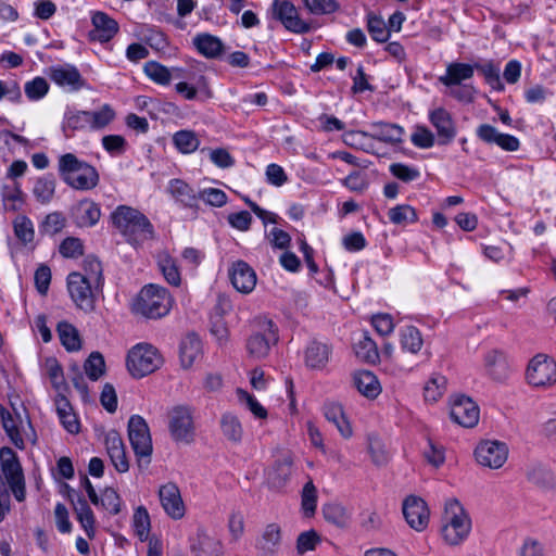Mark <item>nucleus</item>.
Segmentation results:
<instances>
[{
	"label": "nucleus",
	"instance_id": "f257e3e1",
	"mask_svg": "<svg viewBox=\"0 0 556 556\" xmlns=\"http://www.w3.org/2000/svg\"><path fill=\"white\" fill-rule=\"evenodd\" d=\"M113 226L130 244L154 238V227L149 218L137 208L118 205L111 214Z\"/></svg>",
	"mask_w": 556,
	"mask_h": 556
},
{
	"label": "nucleus",
	"instance_id": "f03ea898",
	"mask_svg": "<svg viewBox=\"0 0 556 556\" xmlns=\"http://www.w3.org/2000/svg\"><path fill=\"white\" fill-rule=\"evenodd\" d=\"M59 173L63 181L76 190H91L99 184L98 170L73 153H65L59 159Z\"/></svg>",
	"mask_w": 556,
	"mask_h": 556
},
{
	"label": "nucleus",
	"instance_id": "7ed1b4c3",
	"mask_svg": "<svg viewBox=\"0 0 556 556\" xmlns=\"http://www.w3.org/2000/svg\"><path fill=\"white\" fill-rule=\"evenodd\" d=\"M278 340L276 324L265 316H260L253 320V329L247 339L245 349L250 357L264 359L269 355L271 348L278 343Z\"/></svg>",
	"mask_w": 556,
	"mask_h": 556
},
{
	"label": "nucleus",
	"instance_id": "20e7f679",
	"mask_svg": "<svg viewBox=\"0 0 556 556\" xmlns=\"http://www.w3.org/2000/svg\"><path fill=\"white\" fill-rule=\"evenodd\" d=\"M172 296L168 290L159 285H148L141 289L132 311L147 318H161L168 314L172 307Z\"/></svg>",
	"mask_w": 556,
	"mask_h": 556
},
{
	"label": "nucleus",
	"instance_id": "39448f33",
	"mask_svg": "<svg viewBox=\"0 0 556 556\" xmlns=\"http://www.w3.org/2000/svg\"><path fill=\"white\" fill-rule=\"evenodd\" d=\"M128 438L137 457L138 467L147 468L151 463L153 446L149 426L141 416L132 415L129 418Z\"/></svg>",
	"mask_w": 556,
	"mask_h": 556
},
{
	"label": "nucleus",
	"instance_id": "423d86ee",
	"mask_svg": "<svg viewBox=\"0 0 556 556\" xmlns=\"http://www.w3.org/2000/svg\"><path fill=\"white\" fill-rule=\"evenodd\" d=\"M445 521L442 528L444 540L451 545L459 544L469 533L471 522L457 500L445 504Z\"/></svg>",
	"mask_w": 556,
	"mask_h": 556
},
{
	"label": "nucleus",
	"instance_id": "0eeeda50",
	"mask_svg": "<svg viewBox=\"0 0 556 556\" xmlns=\"http://www.w3.org/2000/svg\"><path fill=\"white\" fill-rule=\"evenodd\" d=\"M157 350L148 343H139L127 355V368L135 378H142L162 365Z\"/></svg>",
	"mask_w": 556,
	"mask_h": 556
},
{
	"label": "nucleus",
	"instance_id": "6e6552de",
	"mask_svg": "<svg viewBox=\"0 0 556 556\" xmlns=\"http://www.w3.org/2000/svg\"><path fill=\"white\" fill-rule=\"evenodd\" d=\"M267 15L294 34L303 35L312 29L311 24L300 17L296 7L290 0H273Z\"/></svg>",
	"mask_w": 556,
	"mask_h": 556
},
{
	"label": "nucleus",
	"instance_id": "1a4fd4ad",
	"mask_svg": "<svg viewBox=\"0 0 556 556\" xmlns=\"http://www.w3.org/2000/svg\"><path fill=\"white\" fill-rule=\"evenodd\" d=\"M1 471L16 501L25 500V479L16 453L8 446L0 448Z\"/></svg>",
	"mask_w": 556,
	"mask_h": 556
},
{
	"label": "nucleus",
	"instance_id": "9d476101",
	"mask_svg": "<svg viewBox=\"0 0 556 556\" xmlns=\"http://www.w3.org/2000/svg\"><path fill=\"white\" fill-rule=\"evenodd\" d=\"M67 290L75 306L86 314L96 309V292L90 278L73 271L67 276Z\"/></svg>",
	"mask_w": 556,
	"mask_h": 556
},
{
	"label": "nucleus",
	"instance_id": "9b49d317",
	"mask_svg": "<svg viewBox=\"0 0 556 556\" xmlns=\"http://www.w3.org/2000/svg\"><path fill=\"white\" fill-rule=\"evenodd\" d=\"M527 381L535 388H548L556 383V361L548 355L538 354L528 365Z\"/></svg>",
	"mask_w": 556,
	"mask_h": 556
},
{
	"label": "nucleus",
	"instance_id": "f8f14e48",
	"mask_svg": "<svg viewBox=\"0 0 556 556\" xmlns=\"http://www.w3.org/2000/svg\"><path fill=\"white\" fill-rule=\"evenodd\" d=\"M169 432L177 442L191 443L194 439L192 409L186 405H177L169 412Z\"/></svg>",
	"mask_w": 556,
	"mask_h": 556
},
{
	"label": "nucleus",
	"instance_id": "ddd939ff",
	"mask_svg": "<svg viewBox=\"0 0 556 556\" xmlns=\"http://www.w3.org/2000/svg\"><path fill=\"white\" fill-rule=\"evenodd\" d=\"M475 456L480 465L497 469L507 460L508 448L503 442L485 441L476 447Z\"/></svg>",
	"mask_w": 556,
	"mask_h": 556
},
{
	"label": "nucleus",
	"instance_id": "4468645a",
	"mask_svg": "<svg viewBox=\"0 0 556 556\" xmlns=\"http://www.w3.org/2000/svg\"><path fill=\"white\" fill-rule=\"evenodd\" d=\"M429 122L437 131L440 146L450 144L457 136L456 123L452 114L444 108H437L429 112Z\"/></svg>",
	"mask_w": 556,
	"mask_h": 556
},
{
	"label": "nucleus",
	"instance_id": "2eb2a0df",
	"mask_svg": "<svg viewBox=\"0 0 556 556\" xmlns=\"http://www.w3.org/2000/svg\"><path fill=\"white\" fill-rule=\"evenodd\" d=\"M451 418L465 428L475 427L480 417L478 405L468 396L458 395L451 403Z\"/></svg>",
	"mask_w": 556,
	"mask_h": 556
},
{
	"label": "nucleus",
	"instance_id": "dca6fc26",
	"mask_svg": "<svg viewBox=\"0 0 556 556\" xmlns=\"http://www.w3.org/2000/svg\"><path fill=\"white\" fill-rule=\"evenodd\" d=\"M403 515L408 526L420 532L429 523V509L427 503L419 496H407L402 506Z\"/></svg>",
	"mask_w": 556,
	"mask_h": 556
},
{
	"label": "nucleus",
	"instance_id": "f3484780",
	"mask_svg": "<svg viewBox=\"0 0 556 556\" xmlns=\"http://www.w3.org/2000/svg\"><path fill=\"white\" fill-rule=\"evenodd\" d=\"M293 455L290 452L280 453L266 470L268 485L273 489L283 488L293 473Z\"/></svg>",
	"mask_w": 556,
	"mask_h": 556
},
{
	"label": "nucleus",
	"instance_id": "a211bd4d",
	"mask_svg": "<svg viewBox=\"0 0 556 556\" xmlns=\"http://www.w3.org/2000/svg\"><path fill=\"white\" fill-rule=\"evenodd\" d=\"M92 29L88 34L90 41L106 43L111 41L119 30L118 23L109 14L96 11L91 15Z\"/></svg>",
	"mask_w": 556,
	"mask_h": 556
},
{
	"label": "nucleus",
	"instance_id": "6ab92c4d",
	"mask_svg": "<svg viewBox=\"0 0 556 556\" xmlns=\"http://www.w3.org/2000/svg\"><path fill=\"white\" fill-rule=\"evenodd\" d=\"M160 503L168 517L174 520L181 519L186 514V507L181 498L179 488L168 482L159 489Z\"/></svg>",
	"mask_w": 556,
	"mask_h": 556
},
{
	"label": "nucleus",
	"instance_id": "aec40b11",
	"mask_svg": "<svg viewBox=\"0 0 556 556\" xmlns=\"http://www.w3.org/2000/svg\"><path fill=\"white\" fill-rule=\"evenodd\" d=\"M50 79L68 91H78L86 86L85 79L74 65H58L49 68Z\"/></svg>",
	"mask_w": 556,
	"mask_h": 556
},
{
	"label": "nucleus",
	"instance_id": "412c9836",
	"mask_svg": "<svg viewBox=\"0 0 556 556\" xmlns=\"http://www.w3.org/2000/svg\"><path fill=\"white\" fill-rule=\"evenodd\" d=\"M476 134L481 141L488 144L494 143L507 152H515L520 147V141L517 137L508 134H502L490 124H481L477 128Z\"/></svg>",
	"mask_w": 556,
	"mask_h": 556
},
{
	"label": "nucleus",
	"instance_id": "4be33fe9",
	"mask_svg": "<svg viewBox=\"0 0 556 556\" xmlns=\"http://www.w3.org/2000/svg\"><path fill=\"white\" fill-rule=\"evenodd\" d=\"M229 278L233 288L244 294L251 293L256 286V274L244 261H236L229 269Z\"/></svg>",
	"mask_w": 556,
	"mask_h": 556
},
{
	"label": "nucleus",
	"instance_id": "5701e85b",
	"mask_svg": "<svg viewBox=\"0 0 556 556\" xmlns=\"http://www.w3.org/2000/svg\"><path fill=\"white\" fill-rule=\"evenodd\" d=\"M105 447L111 463L115 469L123 473L129 470V462L126 456L125 444L116 431H110L105 435Z\"/></svg>",
	"mask_w": 556,
	"mask_h": 556
},
{
	"label": "nucleus",
	"instance_id": "b1692460",
	"mask_svg": "<svg viewBox=\"0 0 556 556\" xmlns=\"http://www.w3.org/2000/svg\"><path fill=\"white\" fill-rule=\"evenodd\" d=\"M190 549L194 556H223L222 542L210 536L203 528H199L190 540Z\"/></svg>",
	"mask_w": 556,
	"mask_h": 556
},
{
	"label": "nucleus",
	"instance_id": "393cba45",
	"mask_svg": "<svg viewBox=\"0 0 556 556\" xmlns=\"http://www.w3.org/2000/svg\"><path fill=\"white\" fill-rule=\"evenodd\" d=\"M72 217L76 226L80 228L93 227L101 217V210L98 203L85 199L79 201L72 208Z\"/></svg>",
	"mask_w": 556,
	"mask_h": 556
},
{
	"label": "nucleus",
	"instance_id": "a878e982",
	"mask_svg": "<svg viewBox=\"0 0 556 556\" xmlns=\"http://www.w3.org/2000/svg\"><path fill=\"white\" fill-rule=\"evenodd\" d=\"M484 367L489 377L495 381H505L510 374L506 354L500 350H491L484 355Z\"/></svg>",
	"mask_w": 556,
	"mask_h": 556
},
{
	"label": "nucleus",
	"instance_id": "bb28decb",
	"mask_svg": "<svg viewBox=\"0 0 556 556\" xmlns=\"http://www.w3.org/2000/svg\"><path fill=\"white\" fill-rule=\"evenodd\" d=\"M332 349L326 342L312 340L305 351V365L312 369H323L329 362Z\"/></svg>",
	"mask_w": 556,
	"mask_h": 556
},
{
	"label": "nucleus",
	"instance_id": "cd10ccee",
	"mask_svg": "<svg viewBox=\"0 0 556 556\" xmlns=\"http://www.w3.org/2000/svg\"><path fill=\"white\" fill-rule=\"evenodd\" d=\"M475 73V65L462 62H452L447 64L445 74L440 76L439 81L445 87L459 86L464 81L471 79Z\"/></svg>",
	"mask_w": 556,
	"mask_h": 556
},
{
	"label": "nucleus",
	"instance_id": "c85d7f7f",
	"mask_svg": "<svg viewBox=\"0 0 556 556\" xmlns=\"http://www.w3.org/2000/svg\"><path fill=\"white\" fill-rule=\"evenodd\" d=\"M193 46L206 59H218L224 52L223 41L208 33L198 34L193 38Z\"/></svg>",
	"mask_w": 556,
	"mask_h": 556
},
{
	"label": "nucleus",
	"instance_id": "c756f323",
	"mask_svg": "<svg viewBox=\"0 0 556 556\" xmlns=\"http://www.w3.org/2000/svg\"><path fill=\"white\" fill-rule=\"evenodd\" d=\"M0 195L4 211L9 212L20 211L25 201V194L18 181L2 184L0 187Z\"/></svg>",
	"mask_w": 556,
	"mask_h": 556
},
{
	"label": "nucleus",
	"instance_id": "7c9ffc66",
	"mask_svg": "<svg viewBox=\"0 0 556 556\" xmlns=\"http://www.w3.org/2000/svg\"><path fill=\"white\" fill-rule=\"evenodd\" d=\"M169 193L185 207L198 208L199 193L181 179H172L168 184Z\"/></svg>",
	"mask_w": 556,
	"mask_h": 556
},
{
	"label": "nucleus",
	"instance_id": "2f4dec72",
	"mask_svg": "<svg viewBox=\"0 0 556 556\" xmlns=\"http://www.w3.org/2000/svg\"><path fill=\"white\" fill-rule=\"evenodd\" d=\"M72 504L74 507V511L76 514L77 520L84 528L87 536L92 539L96 533L94 529V515L90 506L88 505L86 498L83 495H77V498H72Z\"/></svg>",
	"mask_w": 556,
	"mask_h": 556
},
{
	"label": "nucleus",
	"instance_id": "473e14b6",
	"mask_svg": "<svg viewBox=\"0 0 556 556\" xmlns=\"http://www.w3.org/2000/svg\"><path fill=\"white\" fill-rule=\"evenodd\" d=\"M202 353V343L195 333L187 334L180 342L179 357L184 368H189Z\"/></svg>",
	"mask_w": 556,
	"mask_h": 556
},
{
	"label": "nucleus",
	"instance_id": "72a5a7b5",
	"mask_svg": "<svg viewBox=\"0 0 556 556\" xmlns=\"http://www.w3.org/2000/svg\"><path fill=\"white\" fill-rule=\"evenodd\" d=\"M324 415L329 422L337 427L343 438H350L352 435L351 425L345 418L341 404L336 402L325 403Z\"/></svg>",
	"mask_w": 556,
	"mask_h": 556
},
{
	"label": "nucleus",
	"instance_id": "f704fd0d",
	"mask_svg": "<svg viewBox=\"0 0 556 556\" xmlns=\"http://www.w3.org/2000/svg\"><path fill=\"white\" fill-rule=\"evenodd\" d=\"M353 383L361 394L368 399H376L381 387L377 377L368 370H361L353 375Z\"/></svg>",
	"mask_w": 556,
	"mask_h": 556
},
{
	"label": "nucleus",
	"instance_id": "c9c22d12",
	"mask_svg": "<svg viewBox=\"0 0 556 556\" xmlns=\"http://www.w3.org/2000/svg\"><path fill=\"white\" fill-rule=\"evenodd\" d=\"M281 542V530L277 523H269L264 529L262 536L256 541V548L263 555H273L277 552Z\"/></svg>",
	"mask_w": 556,
	"mask_h": 556
},
{
	"label": "nucleus",
	"instance_id": "e433bc0d",
	"mask_svg": "<svg viewBox=\"0 0 556 556\" xmlns=\"http://www.w3.org/2000/svg\"><path fill=\"white\" fill-rule=\"evenodd\" d=\"M219 426L223 435L232 444H240L243 439V427L239 418L226 412L220 416Z\"/></svg>",
	"mask_w": 556,
	"mask_h": 556
},
{
	"label": "nucleus",
	"instance_id": "4c0bfd02",
	"mask_svg": "<svg viewBox=\"0 0 556 556\" xmlns=\"http://www.w3.org/2000/svg\"><path fill=\"white\" fill-rule=\"evenodd\" d=\"M62 129L67 138L75 131L89 130L87 111L68 109L64 114Z\"/></svg>",
	"mask_w": 556,
	"mask_h": 556
},
{
	"label": "nucleus",
	"instance_id": "58836bf2",
	"mask_svg": "<svg viewBox=\"0 0 556 556\" xmlns=\"http://www.w3.org/2000/svg\"><path fill=\"white\" fill-rule=\"evenodd\" d=\"M372 134L370 135L374 139H377L387 143H400L402 142V136L404 130L401 126L390 123H375L371 124Z\"/></svg>",
	"mask_w": 556,
	"mask_h": 556
},
{
	"label": "nucleus",
	"instance_id": "ea45409f",
	"mask_svg": "<svg viewBox=\"0 0 556 556\" xmlns=\"http://www.w3.org/2000/svg\"><path fill=\"white\" fill-rule=\"evenodd\" d=\"M89 130L98 131L109 126L116 117L114 109L105 103L98 110L87 111Z\"/></svg>",
	"mask_w": 556,
	"mask_h": 556
},
{
	"label": "nucleus",
	"instance_id": "a19ab883",
	"mask_svg": "<svg viewBox=\"0 0 556 556\" xmlns=\"http://www.w3.org/2000/svg\"><path fill=\"white\" fill-rule=\"evenodd\" d=\"M527 479L529 482L544 490L554 489L556 485L553 472L542 464L532 465L527 471Z\"/></svg>",
	"mask_w": 556,
	"mask_h": 556
},
{
	"label": "nucleus",
	"instance_id": "79ce46f5",
	"mask_svg": "<svg viewBox=\"0 0 556 556\" xmlns=\"http://www.w3.org/2000/svg\"><path fill=\"white\" fill-rule=\"evenodd\" d=\"M400 343L403 351L417 354L424 340L420 330L415 326H405L400 330Z\"/></svg>",
	"mask_w": 556,
	"mask_h": 556
},
{
	"label": "nucleus",
	"instance_id": "37998d69",
	"mask_svg": "<svg viewBox=\"0 0 556 556\" xmlns=\"http://www.w3.org/2000/svg\"><path fill=\"white\" fill-rule=\"evenodd\" d=\"M58 333L62 345L68 351H78L81 348V340L78 330L67 321L58 324Z\"/></svg>",
	"mask_w": 556,
	"mask_h": 556
},
{
	"label": "nucleus",
	"instance_id": "c03bdc74",
	"mask_svg": "<svg viewBox=\"0 0 556 556\" xmlns=\"http://www.w3.org/2000/svg\"><path fill=\"white\" fill-rule=\"evenodd\" d=\"M33 193L39 203H50L55 193V179L50 175L39 177L34 185Z\"/></svg>",
	"mask_w": 556,
	"mask_h": 556
},
{
	"label": "nucleus",
	"instance_id": "a18cd8bd",
	"mask_svg": "<svg viewBox=\"0 0 556 556\" xmlns=\"http://www.w3.org/2000/svg\"><path fill=\"white\" fill-rule=\"evenodd\" d=\"M132 527L136 535L141 542H146L151 538L149 536L151 529L150 515L144 506H138L135 509L132 516Z\"/></svg>",
	"mask_w": 556,
	"mask_h": 556
},
{
	"label": "nucleus",
	"instance_id": "49530a36",
	"mask_svg": "<svg viewBox=\"0 0 556 556\" xmlns=\"http://www.w3.org/2000/svg\"><path fill=\"white\" fill-rule=\"evenodd\" d=\"M323 514L326 521L338 528H346L350 523V515L345 507L340 504L330 503L324 505Z\"/></svg>",
	"mask_w": 556,
	"mask_h": 556
},
{
	"label": "nucleus",
	"instance_id": "de8ad7c7",
	"mask_svg": "<svg viewBox=\"0 0 556 556\" xmlns=\"http://www.w3.org/2000/svg\"><path fill=\"white\" fill-rule=\"evenodd\" d=\"M143 71L151 80L159 85H169L173 78L170 70L156 61L147 62Z\"/></svg>",
	"mask_w": 556,
	"mask_h": 556
},
{
	"label": "nucleus",
	"instance_id": "09e8293b",
	"mask_svg": "<svg viewBox=\"0 0 556 556\" xmlns=\"http://www.w3.org/2000/svg\"><path fill=\"white\" fill-rule=\"evenodd\" d=\"M173 142L177 150L184 154L194 152L200 144V140L197 135L191 130L177 131L173 136Z\"/></svg>",
	"mask_w": 556,
	"mask_h": 556
},
{
	"label": "nucleus",
	"instance_id": "8fccbe9b",
	"mask_svg": "<svg viewBox=\"0 0 556 556\" xmlns=\"http://www.w3.org/2000/svg\"><path fill=\"white\" fill-rule=\"evenodd\" d=\"M13 229L15 237L23 243L33 242L35 238V229L33 222L26 215H18L13 220Z\"/></svg>",
	"mask_w": 556,
	"mask_h": 556
},
{
	"label": "nucleus",
	"instance_id": "3c124183",
	"mask_svg": "<svg viewBox=\"0 0 556 556\" xmlns=\"http://www.w3.org/2000/svg\"><path fill=\"white\" fill-rule=\"evenodd\" d=\"M389 219L395 225H405L418 220L416 210L408 204H400L389 210Z\"/></svg>",
	"mask_w": 556,
	"mask_h": 556
},
{
	"label": "nucleus",
	"instance_id": "603ef678",
	"mask_svg": "<svg viewBox=\"0 0 556 556\" xmlns=\"http://www.w3.org/2000/svg\"><path fill=\"white\" fill-rule=\"evenodd\" d=\"M159 267L164 278L169 285L175 287H178L180 285V273L174 258H172L167 254L160 256Z\"/></svg>",
	"mask_w": 556,
	"mask_h": 556
},
{
	"label": "nucleus",
	"instance_id": "864d4df0",
	"mask_svg": "<svg viewBox=\"0 0 556 556\" xmlns=\"http://www.w3.org/2000/svg\"><path fill=\"white\" fill-rule=\"evenodd\" d=\"M88 378L97 381L105 371L104 357L100 352H92L84 364Z\"/></svg>",
	"mask_w": 556,
	"mask_h": 556
},
{
	"label": "nucleus",
	"instance_id": "5fc2aeb1",
	"mask_svg": "<svg viewBox=\"0 0 556 556\" xmlns=\"http://www.w3.org/2000/svg\"><path fill=\"white\" fill-rule=\"evenodd\" d=\"M446 378L435 375L426 383L424 388V396L428 402H437L444 393L446 388Z\"/></svg>",
	"mask_w": 556,
	"mask_h": 556
},
{
	"label": "nucleus",
	"instance_id": "6e6d98bb",
	"mask_svg": "<svg viewBox=\"0 0 556 556\" xmlns=\"http://www.w3.org/2000/svg\"><path fill=\"white\" fill-rule=\"evenodd\" d=\"M2 426L5 430L8 437L10 438L11 442L20 450H23L25 447V443L23 440V437L20 433L17 419L14 418L9 412L5 410L4 414H2Z\"/></svg>",
	"mask_w": 556,
	"mask_h": 556
},
{
	"label": "nucleus",
	"instance_id": "4d7b16f0",
	"mask_svg": "<svg viewBox=\"0 0 556 556\" xmlns=\"http://www.w3.org/2000/svg\"><path fill=\"white\" fill-rule=\"evenodd\" d=\"M305 8L314 15H329L340 9L337 0H303Z\"/></svg>",
	"mask_w": 556,
	"mask_h": 556
},
{
	"label": "nucleus",
	"instance_id": "13d9d810",
	"mask_svg": "<svg viewBox=\"0 0 556 556\" xmlns=\"http://www.w3.org/2000/svg\"><path fill=\"white\" fill-rule=\"evenodd\" d=\"M475 70L480 71L485 81L491 86L492 89L501 91L504 89V85L500 76V67L492 62L485 64H475Z\"/></svg>",
	"mask_w": 556,
	"mask_h": 556
},
{
	"label": "nucleus",
	"instance_id": "bf43d9fd",
	"mask_svg": "<svg viewBox=\"0 0 556 556\" xmlns=\"http://www.w3.org/2000/svg\"><path fill=\"white\" fill-rule=\"evenodd\" d=\"M367 28L375 41L386 42L389 39V29L386 27V23L381 17L368 14Z\"/></svg>",
	"mask_w": 556,
	"mask_h": 556
},
{
	"label": "nucleus",
	"instance_id": "052dcab7",
	"mask_svg": "<svg viewBox=\"0 0 556 556\" xmlns=\"http://www.w3.org/2000/svg\"><path fill=\"white\" fill-rule=\"evenodd\" d=\"M302 509L306 517H311L316 511L317 491L312 480L307 481L302 491Z\"/></svg>",
	"mask_w": 556,
	"mask_h": 556
},
{
	"label": "nucleus",
	"instance_id": "680f3d73",
	"mask_svg": "<svg viewBox=\"0 0 556 556\" xmlns=\"http://www.w3.org/2000/svg\"><path fill=\"white\" fill-rule=\"evenodd\" d=\"M24 91L30 101H38L48 93L49 84L43 77L38 76L25 84Z\"/></svg>",
	"mask_w": 556,
	"mask_h": 556
},
{
	"label": "nucleus",
	"instance_id": "e2e57ef3",
	"mask_svg": "<svg viewBox=\"0 0 556 556\" xmlns=\"http://www.w3.org/2000/svg\"><path fill=\"white\" fill-rule=\"evenodd\" d=\"M99 505L112 515H117L121 511L122 501L118 493L112 489L106 488L99 496Z\"/></svg>",
	"mask_w": 556,
	"mask_h": 556
},
{
	"label": "nucleus",
	"instance_id": "0e129e2a",
	"mask_svg": "<svg viewBox=\"0 0 556 556\" xmlns=\"http://www.w3.org/2000/svg\"><path fill=\"white\" fill-rule=\"evenodd\" d=\"M356 354L372 364L379 359L377 344L368 336H364V338L357 343Z\"/></svg>",
	"mask_w": 556,
	"mask_h": 556
},
{
	"label": "nucleus",
	"instance_id": "69168bd1",
	"mask_svg": "<svg viewBox=\"0 0 556 556\" xmlns=\"http://www.w3.org/2000/svg\"><path fill=\"white\" fill-rule=\"evenodd\" d=\"M389 170L395 178L404 182H410L420 177V172L416 167L404 163H392Z\"/></svg>",
	"mask_w": 556,
	"mask_h": 556
},
{
	"label": "nucleus",
	"instance_id": "338daca9",
	"mask_svg": "<svg viewBox=\"0 0 556 556\" xmlns=\"http://www.w3.org/2000/svg\"><path fill=\"white\" fill-rule=\"evenodd\" d=\"M45 368L53 388L60 390L65 384L63 369L60 363L54 357H48L45 362Z\"/></svg>",
	"mask_w": 556,
	"mask_h": 556
},
{
	"label": "nucleus",
	"instance_id": "774afa93",
	"mask_svg": "<svg viewBox=\"0 0 556 556\" xmlns=\"http://www.w3.org/2000/svg\"><path fill=\"white\" fill-rule=\"evenodd\" d=\"M410 141L417 148L429 149L435 143V135L425 126H417L412 134Z\"/></svg>",
	"mask_w": 556,
	"mask_h": 556
}]
</instances>
